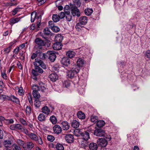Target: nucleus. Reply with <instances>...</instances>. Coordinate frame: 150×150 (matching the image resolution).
<instances>
[{"instance_id":"7","label":"nucleus","mask_w":150,"mask_h":150,"mask_svg":"<svg viewBox=\"0 0 150 150\" xmlns=\"http://www.w3.org/2000/svg\"><path fill=\"white\" fill-rule=\"evenodd\" d=\"M64 139L66 141L69 143H71L74 141V136L70 134H66Z\"/></svg>"},{"instance_id":"24","label":"nucleus","mask_w":150,"mask_h":150,"mask_svg":"<svg viewBox=\"0 0 150 150\" xmlns=\"http://www.w3.org/2000/svg\"><path fill=\"white\" fill-rule=\"evenodd\" d=\"M87 18L86 16H81L79 18V22L82 23V24L85 25L87 22Z\"/></svg>"},{"instance_id":"28","label":"nucleus","mask_w":150,"mask_h":150,"mask_svg":"<svg viewBox=\"0 0 150 150\" xmlns=\"http://www.w3.org/2000/svg\"><path fill=\"white\" fill-rule=\"evenodd\" d=\"M78 117L80 119H83L85 117V115L84 113L81 111H79L77 113Z\"/></svg>"},{"instance_id":"59","label":"nucleus","mask_w":150,"mask_h":150,"mask_svg":"<svg viewBox=\"0 0 150 150\" xmlns=\"http://www.w3.org/2000/svg\"><path fill=\"white\" fill-rule=\"evenodd\" d=\"M16 129L21 130L23 129V126L20 124H16Z\"/></svg>"},{"instance_id":"57","label":"nucleus","mask_w":150,"mask_h":150,"mask_svg":"<svg viewBox=\"0 0 150 150\" xmlns=\"http://www.w3.org/2000/svg\"><path fill=\"white\" fill-rule=\"evenodd\" d=\"M28 98L29 103H33L32 99V98L31 95L30 93H28Z\"/></svg>"},{"instance_id":"9","label":"nucleus","mask_w":150,"mask_h":150,"mask_svg":"<svg viewBox=\"0 0 150 150\" xmlns=\"http://www.w3.org/2000/svg\"><path fill=\"white\" fill-rule=\"evenodd\" d=\"M87 140L84 139L83 140V139H80L78 140V142L81 147L85 148L87 146L88 144V143Z\"/></svg>"},{"instance_id":"38","label":"nucleus","mask_w":150,"mask_h":150,"mask_svg":"<svg viewBox=\"0 0 150 150\" xmlns=\"http://www.w3.org/2000/svg\"><path fill=\"white\" fill-rule=\"evenodd\" d=\"M55 147L57 150H64L63 145L60 143H57Z\"/></svg>"},{"instance_id":"55","label":"nucleus","mask_w":150,"mask_h":150,"mask_svg":"<svg viewBox=\"0 0 150 150\" xmlns=\"http://www.w3.org/2000/svg\"><path fill=\"white\" fill-rule=\"evenodd\" d=\"M145 57L147 58H150V50H147L145 54Z\"/></svg>"},{"instance_id":"21","label":"nucleus","mask_w":150,"mask_h":150,"mask_svg":"<svg viewBox=\"0 0 150 150\" xmlns=\"http://www.w3.org/2000/svg\"><path fill=\"white\" fill-rule=\"evenodd\" d=\"M42 61L40 59L36 58L35 60V61L34 62V65L35 67H39L41 64L42 62Z\"/></svg>"},{"instance_id":"12","label":"nucleus","mask_w":150,"mask_h":150,"mask_svg":"<svg viewBox=\"0 0 150 150\" xmlns=\"http://www.w3.org/2000/svg\"><path fill=\"white\" fill-rule=\"evenodd\" d=\"M34 146V145L32 142H28L26 143V145H25V148L23 149L24 150H31Z\"/></svg>"},{"instance_id":"52","label":"nucleus","mask_w":150,"mask_h":150,"mask_svg":"<svg viewBox=\"0 0 150 150\" xmlns=\"http://www.w3.org/2000/svg\"><path fill=\"white\" fill-rule=\"evenodd\" d=\"M52 30L54 32H57L59 31V28L57 26H54L52 28Z\"/></svg>"},{"instance_id":"16","label":"nucleus","mask_w":150,"mask_h":150,"mask_svg":"<svg viewBox=\"0 0 150 150\" xmlns=\"http://www.w3.org/2000/svg\"><path fill=\"white\" fill-rule=\"evenodd\" d=\"M61 124L63 130H67L69 129L70 125L69 123L67 121H62Z\"/></svg>"},{"instance_id":"47","label":"nucleus","mask_w":150,"mask_h":150,"mask_svg":"<svg viewBox=\"0 0 150 150\" xmlns=\"http://www.w3.org/2000/svg\"><path fill=\"white\" fill-rule=\"evenodd\" d=\"M96 127L92 125L88 127L87 131L89 132L93 133V132H94L95 129Z\"/></svg>"},{"instance_id":"37","label":"nucleus","mask_w":150,"mask_h":150,"mask_svg":"<svg viewBox=\"0 0 150 150\" xmlns=\"http://www.w3.org/2000/svg\"><path fill=\"white\" fill-rule=\"evenodd\" d=\"M34 105L36 108L38 109L40 106V102L38 99H35L34 101Z\"/></svg>"},{"instance_id":"62","label":"nucleus","mask_w":150,"mask_h":150,"mask_svg":"<svg viewBox=\"0 0 150 150\" xmlns=\"http://www.w3.org/2000/svg\"><path fill=\"white\" fill-rule=\"evenodd\" d=\"M32 73L33 76H37L38 74L37 71H36L34 69H33L32 70Z\"/></svg>"},{"instance_id":"19","label":"nucleus","mask_w":150,"mask_h":150,"mask_svg":"<svg viewBox=\"0 0 150 150\" xmlns=\"http://www.w3.org/2000/svg\"><path fill=\"white\" fill-rule=\"evenodd\" d=\"M88 146L90 150H96L98 148L97 144L95 143H91L89 144Z\"/></svg>"},{"instance_id":"35","label":"nucleus","mask_w":150,"mask_h":150,"mask_svg":"<svg viewBox=\"0 0 150 150\" xmlns=\"http://www.w3.org/2000/svg\"><path fill=\"white\" fill-rule=\"evenodd\" d=\"M17 143L19 145L22 146L23 149L25 148V142L24 141L20 139H17L16 141Z\"/></svg>"},{"instance_id":"60","label":"nucleus","mask_w":150,"mask_h":150,"mask_svg":"<svg viewBox=\"0 0 150 150\" xmlns=\"http://www.w3.org/2000/svg\"><path fill=\"white\" fill-rule=\"evenodd\" d=\"M13 146L14 147L15 150H21V148L20 146L16 144H13Z\"/></svg>"},{"instance_id":"13","label":"nucleus","mask_w":150,"mask_h":150,"mask_svg":"<svg viewBox=\"0 0 150 150\" xmlns=\"http://www.w3.org/2000/svg\"><path fill=\"white\" fill-rule=\"evenodd\" d=\"M48 53L49 54V59L52 62H54L56 57L55 54L52 51H50L48 52Z\"/></svg>"},{"instance_id":"27","label":"nucleus","mask_w":150,"mask_h":150,"mask_svg":"<svg viewBox=\"0 0 150 150\" xmlns=\"http://www.w3.org/2000/svg\"><path fill=\"white\" fill-rule=\"evenodd\" d=\"M46 117L43 113H40L38 116V119L40 122L44 121L46 120Z\"/></svg>"},{"instance_id":"31","label":"nucleus","mask_w":150,"mask_h":150,"mask_svg":"<svg viewBox=\"0 0 150 150\" xmlns=\"http://www.w3.org/2000/svg\"><path fill=\"white\" fill-rule=\"evenodd\" d=\"M36 13L35 12L32 13L31 14V22H33L34 21L35 18H37L36 17Z\"/></svg>"},{"instance_id":"1","label":"nucleus","mask_w":150,"mask_h":150,"mask_svg":"<svg viewBox=\"0 0 150 150\" xmlns=\"http://www.w3.org/2000/svg\"><path fill=\"white\" fill-rule=\"evenodd\" d=\"M80 68L77 65L73 64L71 65L69 69L67 72V75L70 78H73L75 74L79 72Z\"/></svg>"},{"instance_id":"14","label":"nucleus","mask_w":150,"mask_h":150,"mask_svg":"<svg viewBox=\"0 0 150 150\" xmlns=\"http://www.w3.org/2000/svg\"><path fill=\"white\" fill-rule=\"evenodd\" d=\"M61 62L63 65L67 66L70 64V59L67 57H64L62 59Z\"/></svg>"},{"instance_id":"43","label":"nucleus","mask_w":150,"mask_h":150,"mask_svg":"<svg viewBox=\"0 0 150 150\" xmlns=\"http://www.w3.org/2000/svg\"><path fill=\"white\" fill-rule=\"evenodd\" d=\"M63 86L65 88H68L70 85V82L69 81H65L63 83Z\"/></svg>"},{"instance_id":"5","label":"nucleus","mask_w":150,"mask_h":150,"mask_svg":"<svg viewBox=\"0 0 150 150\" xmlns=\"http://www.w3.org/2000/svg\"><path fill=\"white\" fill-rule=\"evenodd\" d=\"M98 144L101 147L106 146L108 144L107 140L103 138H100L98 139L97 142Z\"/></svg>"},{"instance_id":"53","label":"nucleus","mask_w":150,"mask_h":150,"mask_svg":"<svg viewBox=\"0 0 150 150\" xmlns=\"http://www.w3.org/2000/svg\"><path fill=\"white\" fill-rule=\"evenodd\" d=\"M18 93L20 96H22L24 95V93L23 92V88L22 87H20L19 88Z\"/></svg>"},{"instance_id":"4","label":"nucleus","mask_w":150,"mask_h":150,"mask_svg":"<svg viewBox=\"0 0 150 150\" xmlns=\"http://www.w3.org/2000/svg\"><path fill=\"white\" fill-rule=\"evenodd\" d=\"M35 42L37 45L39 49H42V46L45 45L44 42L39 38H36L35 40Z\"/></svg>"},{"instance_id":"61","label":"nucleus","mask_w":150,"mask_h":150,"mask_svg":"<svg viewBox=\"0 0 150 150\" xmlns=\"http://www.w3.org/2000/svg\"><path fill=\"white\" fill-rule=\"evenodd\" d=\"M41 17L40 16L38 17V21L37 22V26L38 28H40V23L41 21Z\"/></svg>"},{"instance_id":"56","label":"nucleus","mask_w":150,"mask_h":150,"mask_svg":"<svg viewBox=\"0 0 150 150\" xmlns=\"http://www.w3.org/2000/svg\"><path fill=\"white\" fill-rule=\"evenodd\" d=\"M65 14L62 12H61L58 15V16L59 18L62 19L65 17Z\"/></svg>"},{"instance_id":"32","label":"nucleus","mask_w":150,"mask_h":150,"mask_svg":"<svg viewBox=\"0 0 150 150\" xmlns=\"http://www.w3.org/2000/svg\"><path fill=\"white\" fill-rule=\"evenodd\" d=\"M93 10L91 8H87L85 9L84 11L85 14L88 16H89L92 13Z\"/></svg>"},{"instance_id":"34","label":"nucleus","mask_w":150,"mask_h":150,"mask_svg":"<svg viewBox=\"0 0 150 150\" xmlns=\"http://www.w3.org/2000/svg\"><path fill=\"white\" fill-rule=\"evenodd\" d=\"M72 126L74 128L78 127L79 125V122L76 120H73L71 123Z\"/></svg>"},{"instance_id":"51","label":"nucleus","mask_w":150,"mask_h":150,"mask_svg":"<svg viewBox=\"0 0 150 150\" xmlns=\"http://www.w3.org/2000/svg\"><path fill=\"white\" fill-rule=\"evenodd\" d=\"M65 17L68 21H70L71 20L72 16L70 15V13L65 14Z\"/></svg>"},{"instance_id":"23","label":"nucleus","mask_w":150,"mask_h":150,"mask_svg":"<svg viewBox=\"0 0 150 150\" xmlns=\"http://www.w3.org/2000/svg\"><path fill=\"white\" fill-rule=\"evenodd\" d=\"M85 63L84 60L82 58H79L77 61V65L80 67L83 66Z\"/></svg>"},{"instance_id":"50","label":"nucleus","mask_w":150,"mask_h":150,"mask_svg":"<svg viewBox=\"0 0 150 150\" xmlns=\"http://www.w3.org/2000/svg\"><path fill=\"white\" fill-rule=\"evenodd\" d=\"M0 98L1 99L4 100H9V96L4 95H1L0 96Z\"/></svg>"},{"instance_id":"48","label":"nucleus","mask_w":150,"mask_h":150,"mask_svg":"<svg viewBox=\"0 0 150 150\" xmlns=\"http://www.w3.org/2000/svg\"><path fill=\"white\" fill-rule=\"evenodd\" d=\"M11 49V48L9 46L8 47L5 48L3 50V52L6 54H8L9 53Z\"/></svg>"},{"instance_id":"46","label":"nucleus","mask_w":150,"mask_h":150,"mask_svg":"<svg viewBox=\"0 0 150 150\" xmlns=\"http://www.w3.org/2000/svg\"><path fill=\"white\" fill-rule=\"evenodd\" d=\"M31 108L30 106H28L26 107L25 109V112L26 114L29 115L31 113Z\"/></svg>"},{"instance_id":"22","label":"nucleus","mask_w":150,"mask_h":150,"mask_svg":"<svg viewBox=\"0 0 150 150\" xmlns=\"http://www.w3.org/2000/svg\"><path fill=\"white\" fill-rule=\"evenodd\" d=\"M50 111V109L46 106H44L42 108V112L45 114L48 115Z\"/></svg>"},{"instance_id":"58","label":"nucleus","mask_w":150,"mask_h":150,"mask_svg":"<svg viewBox=\"0 0 150 150\" xmlns=\"http://www.w3.org/2000/svg\"><path fill=\"white\" fill-rule=\"evenodd\" d=\"M35 69L36 70L37 72L40 73H42L43 72V70L40 67H35Z\"/></svg>"},{"instance_id":"10","label":"nucleus","mask_w":150,"mask_h":150,"mask_svg":"<svg viewBox=\"0 0 150 150\" xmlns=\"http://www.w3.org/2000/svg\"><path fill=\"white\" fill-rule=\"evenodd\" d=\"M44 34H41L40 36L42 37L43 38L45 39H47V37L46 36L50 34L51 32L50 31L49 29L48 28H45L43 31Z\"/></svg>"},{"instance_id":"25","label":"nucleus","mask_w":150,"mask_h":150,"mask_svg":"<svg viewBox=\"0 0 150 150\" xmlns=\"http://www.w3.org/2000/svg\"><path fill=\"white\" fill-rule=\"evenodd\" d=\"M63 39V37L61 34L57 35L55 37L54 40L56 42H61Z\"/></svg>"},{"instance_id":"45","label":"nucleus","mask_w":150,"mask_h":150,"mask_svg":"<svg viewBox=\"0 0 150 150\" xmlns=\"http://www.w3.org/2000/svg\"><path fill=\"white\" fill-rule=\"evenodd\" d=\"M83 25H84V24H82V23L79 22L76 24L75 28L77 30H79L81 29V28L83 27Z\"/></svg>"},{"instance_id":"41","label":"nucleus","mask_w":150,"mask_h":150,"mask_svg":"<svg viewBox=\"0 0 150 150\" xmlns=\"http://www.w3.org/2000/svg\"><path fill=\"white\" fill-rule=\"evenodd\" d=\"M52 20L54 22H57L59 20V18L57 14H53L52 16Z\"/></svg>"},{"instance_id":"8","label":"nucleus","mask_w":150,"mask_h":150,"mask_svg":"<svg viewBox=\"0 0 150 150\" xmlns=\"http://www.w3.org/2000/svg\"><path fill=\"white\" fill-rule=\"evenodd\" d=\"M78 132L79 133V134L81 136L83 140L84 139L88 140L90 138L89 133L86 131L81 132L79 130Z\"/></svg>"},{"instance_id":"3","label":"nucleus","mask_w":150,"mask_h":150,"mask_svg":"<svg viewBox=\"0 0 150 150\" xmlns=\"http://www.w3.org/2000/svg\"><path fill=\"white\" fill-rule=\"evenodd\" d=\"M29 137L32 139L37 141V143L41 145L43 144L42 140L40 137H38L35 134L31 133L29 135Z\"/></svg>"},{"instance_id":"54","label":"nucleus","mask_w":150,"mask_h":150,"mask_svg":"<svg viewBox=\"0 0 150 150\" xmlns=\"http://www.w3.org/2000/svg\"><path fill=\"white\" fill-rule=\"evenodd\" d=\"M6 70H4L3 72H1V76L2 78L4 79H7V76L6 74Z\"/></svg>"},{"instance_id":"33","label":"nucleus","mask_w":150,"mask_h":150,"mask_svg":"<svg viewBox=\"0 0 150 150\" xmlns=\"http://www.w3.org/2000/svg\"><path fill=\"white\" fill-rule=\"evenodd\" d=\"M51 122L53 124L56 123L57 122V120L55 116L52 115L51 116L50 118Z\"/></svg>"},{"instance_id":"49","label":"nucleus","mask_w":150,"mask_h":150,"mask_svg":"<svg viewBox=\"0 0 150 150\" xmlns=\"http://www.w3.org/2000/svg\"><path fill=\"white\" fill-rule=\"evenodd\" d=\"M47 139L49 141L52 142L54 140L55 138L53 136L49 135L47 136Z\"/></svg>"},{"instance_id":"6","label":"nucleus","mask_w":150,"mask_h":150,"mask_svg":"<svg viewBox=\"0 0 150 150\" xmlns=\"http://www.w3.org/2000/svg\"><path fill=\"white\" fill-rule=\"evenodd\" d=\"M71 8V13L73 16H76L78 17L80 16V13L77 7L75 6H73Z\"/></svg>"},{"instance_id":"36","label":"nucleus","mask_w":150,"mask_h":150,"mask_svg":"<svg viewBox=\"0 0 150 150\" xmlns=\"http://www.w3.org/2000/svg\"><path fill=\"white\" fill-rule=\"evenodd\" d=\"M105 124V122L103 120H100L98 121L97 123V126L99 127H102Z\"/></svg>"},{"instance_id":"18","label":"nucleus","mask_w":150,"mask_h":150,"mask_svg":"<svg viewBox=\"0 0 150 150\" xmlns=\"http://www.w3.org/2000/svg\"><path fill=\"white\" fill-rule=\"evenodd\" d=\"M76 55V53L72 50H68L66 52V55L69 58H72Z\"/></svg>"},{"instance_id":"40","label":"nucleus","mask_w":150,"mask_h":150,"mask_svg":"<svg viewBox=\"0 0 150 150\" xmlns=\"http://www.w3.org/2000/svg\"><path fill=\"white\" fill-rule=\"evenodd\" d=\"M40 86V91L42 92H45L47 90V89L45 86L44 84H43L42 83H40L39 84Z\"/></svg>"},{"instance_id":"15","label":"nucleus","mask_w":150,"mask_h":150,"mask_svg":"<svg viewBox=\"0 0 150 150\" xmlns=\"http://www.w3.org/2000/svg\"><path fill=\"white\" fill-rule=\"evenodd\" d=\"M53 130L54 132L57 134L60 133L62 131L61 127L58 125H54L53 127Z\"/></svg>"},{"instance_id":"17","label":"nucleus","mask_w":150,"mask_h":150,"mask_svg":"<svg viewBox=\"0 0 150 150\" xmlns=\"http://www.w3.org/2000/svg\"><path fill=\"white\" fill-rule=\"evenodd\" d=\"M50 80L52 81H55L58 79V76L55 73H52L49 76Z\"/></svg>"},{"instance_id":"64","label":"nucleus","mask_w":150,"mask_h":150,"mask_svg":"<svg viewBox=\"0 0 150 150\" xmlns=\"http://www.w3.org/2000/svg\"><path fill=\"white\" fill-rule=\"evenodd\" d=\"M19 50V48L18 47H17L16 49H14L13 50V52L14 54H17Z\"/></svg>"},{"instance_id":"29","label":"nucleus","mask_w":150,"mask_h":150,"mask_svg":"<svg viewBox=\"0 0 150 150\" xmlns=\"http://www.w3.org/2000/svg\"><path fill=\"white\" fill-rule=\"evenodd\" d=\"M21 18L20 17L12 18L10 21L11 25H12L15 23L18 22L20 21Z\"/></svg>"},{"instance_id":"20","label":"nucleus","mask_w":150,"mask_h":150,"mask_svg":"<svg viewBox=\"0 0 150 150\" xmlns=\"http://www.w3.org/2000/svg\"><path fill=\"white\" fill-rule=\"evenodd\" d=\"M9 100H11L13 102L16 103L17 104H18L20 102L18 98L14 95H11L10 96Z\"/></svg>"},{"instance_id":"39","label":"nucleus","mask_w":150,"mask_h":150,"mask_svg":"<svg viewBox=\"0 0 150 150\" xmlns=\"http://www.w3.org/2000/svg\"><path fill=\"white\" fill-rule=\"evenodd\" d=\"M98 118L97 116L95 115H92L91 117V122L94 123L97 122Z\"/></svg>"},{"instance_id":"30","label":"nucleus","mask_w":150,"mask_h":150,"mask_svg":"<svg viewBox=\"0 0 150 150\" xmlns=\"http://www.w3.org/2000/svg\"><path fill=\"white\" fill-rule=\"evenodd\" d=\"M32 87L33 90V92H38V91H40V86L36 84L32 85Z\"/></svg>"},{"instance_id":"63","label":"nucleus","mask_w":150,"mask_h":150,"mask_svg":"<svg viewBox=\"0 0 150 150\" xmlns=\"http://www.w3.org/2000/svg\"><path fill=\"white\" fill-rule=\"evenodd\" d=\"M19 8H15L13 11L12 14L13 15H15L18 12V9Z\"/></svg>"},{"instance_id":"26","label":"nucleus","mask_w":150,"mask_h":150,"mask_svg":"<svg viewBox=\"0 0 150 150\" xmlns=\"http://www.w3.org/2000/svg\"><path fill=\"white\" fill-rule=\"evenodd\" d=\"M4 145L6 148H10L11 146V141L9 140H5L3 142Z\"/></svg>"},{"instance_id":"11","label":"nucleus","mask_w":150,"mask_h":150,"mask_svg":"<svg viewBox=\"0 0 150 150\" xmlns=\"http://www.w3.org/2000/svg\"><path fill=\"white\" fill-rule=\"evenodd\" d=\"M52 47L53 49L59 50L62 49V45L61 42H56L53 45Z\"/></svg>"},{"instance_id":"44","label":"nucleus","mask_w":150,"mask_h":150,"mask_svg":"<svg viewBox=\"0 0 150 150\" xmlns=\"http://www.w3.org/2000/svg\"><path fill=\"white\" fill-rule=\"evenodd\" d=\"M32 94L33 97L36 98H39L40 96V94L38 92H33Z\"/></svg>"},{"instance_id":"42","label":"nucleus","mask_w":150,"mask_h":150,"mask_svg":"<svg viewBox=\"0 0 150 150\" xmlns=\"http://www.w3.org/2000/svg\"><path fill=\"white\" fill-rule=\"evenodd\" d=\"M69 6L68 5H66L64 8V11L65 14L70 13V9Z\"/></svg>"},{"instance_id":"2","label":"nucleus","mask_w":150,"mask_h":150,"mask_svg":"<svg viewBox=\"0 0 150 150\" xmlns=\"http://www.w3.org/2000/svg\"><path fill=\"white\" fill-rule=\"evenodd\" d=\"M93 133L95 135L98 137H105L106 136L105 131L101 128L96 129Z\"/></svg>"}]
</instances>
